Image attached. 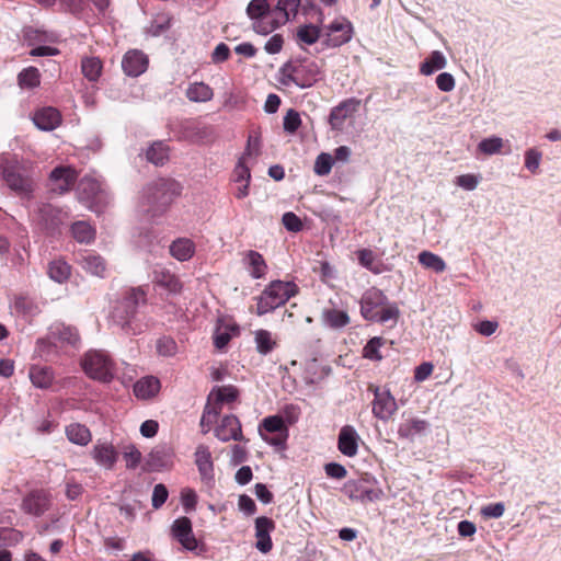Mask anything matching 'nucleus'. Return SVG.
<instances>
[{
	"label": "nucleus",
	"mask_w": 561,
	"mask_h": 561,
	"mask_svg": "<svg viewBox=\"0 0 561 561\" xmlns=\"http://www.w3.org/2000/svg\"><path fill=\"white\" fill-rule=\"evenodd\" d=\"M428 427V423L420 419H408L404 420L398 430V434L401 437H413L417 434L423 433Z\"/></svg>",
	"instance_id": "58836bf2"
},
{
	"label": "nucleus",
	"mask_w": 561,
	"mask_h": 561,
	"mask_svg": "<svg viewBox=\"0 0 561 561\" xmlns=\"http://www.w3.org/2000/svg\"><path fill=\"white\" fill-rule=\"evenodd\" d=\"M84 373L92 379L110 382L114 376V363L102 351H90L82 359Z\"/></svg>",
	"instance_id": "0eeeda50"
},
{
	"label": "nucleus",
	"mask_w": 561,
	"mask_h": 561,
	"mask_svg": "<svg viewBox=\"0 0 561 561\" xmlns=\"http://www.w3.org/2000/svg\"><path fill=\"white\" fill-rule=\"evenodd\" d=\"M259 433L266 443L282 449L288 437V427L283 416L271 415L263 419L259 426Z\"/></svg>",
	"instance_id": "9d476101"
},
{
	"label": "nucleus",
	"mask_w": 561,
	"mask_h": 561,
	"mask_svg": "<svg viewBox=\"0 0 561 561\" xmlns=\"http://www.w3.org/2000/svg\"><path fill=\"white\" fill-rule=\"evenodd\" d=\"M152 283L172 295L180 294L183 288L180 278L165 268L153 271Z\"/></svg>",
	"instance_id": "b1692460"
},
{
	"label": "nucleus",
	"mask_w": 561,
	"mask_h": 561,
	"mask_svg": "<svg viewBox=\"0 0 561 561\" xmlns=\"http://www.w3.org/2000/svg\"><path fill=\"white\" fill-rule=\"evenodd\" d=\"M170 253L179 261H187L195 253V244L191 239L180 238L170 245Z\"/></svg>",
	"instance_id": "72a5a7b5"
},
{
	"label": "nucleus",
	"mask_w": 561,
	"mask_h": 561,
	"mask_svg": "<svg viewBox=\"0 0 561 561\" xmlns=\"http://www.w3.org/2000/svg\"><path fill=\"white\" fill-rule=\"evenodd\" d=\"M333 160L329 153H321L314 162V172L318 175H327L332 169Z\"/></svg>",
	"instance_id": "6e6d98bb"
},
{
	"label": "nucleus",
	"mask_w": 561,
	"mask_h": 561,
	"mask_svg": "<svg viewBox=\"0 0 561 561\" xmlns=\"http://www.w3.org/2000/svg\"><path fill=\"white\" fill-rule=\"evenodd\" d=\"M239 333L240 330L236 323L219 322L214 333V345L218 350H224Z\"/></svg>",
	"instance_id": "7c9ffc66"
},
{
	"label": "nucleus",
	"mask_w": 561,
	"mask_h": 561,
	"mask_svg": "<svg viewBox=\"0 0 561 561\" xmlns=\"http://www.w3.org/2000/svg\"><path fill=\"white\" fill-rule=\"evenodd\" d=\"M66 435L71 443L85 446L91 442L90 430L80 423H72L66 427Z\"/></svg>",
	"instance_id": "c9c22d12"
},
{
	"label": "nucleus",
	"mask_w": 561,
	"mask_h": 561,
	"mask_svg": "<svg viewBox=\"0 0 561 561\" xmlns=\"http://www.w3.org/2000/svg\"><path fill=\"white\" fill-rule=\"evenodd\" d=\"M49 335L55 342L72 346H75L80 340L77 329L64 323H55L51 325Z\"/></svg>",
	"instance_id": "bb28decb"
},
{
	"label": "nucleus",
	"mask_w": 561,
	"mask_h": 561,
	"mask_svg": "<svg viewBox=\"0 0 561 561\" xmlns=\"http://www.w3.org/2000/svg\"><path fill=\"white\" fill-rule=\"evenodd\" d=\"M28 378L34 387L48 389L54 383L55 373L49 366L32 365L28 369Z\"/></svg>",
	"instance_id": "a878e982"
},
{
	"label": "nucleus",
	"mask_w": 561,
	"mask_h": 561,
	"mask_svg": "<svg viewBox=\"0 0 561 561\" xmlns=\"http://www.w3.org/2000/svg\"><path fill=\"white\" fill-rule=\"evenodd\" d=\"M360 106V100L356 98H350L341 103H339L336 106H334L329 115V123L334 129H340L346 118L351 117L354 113H356L359 110Z\"/></svg>",
	"instance_id": "2eb2a0df"
},
{
	"label": "nucleus",
	"mask_w": 561,
	"mask_h": 561,
	"mask_svg": "<svg viewBox=\"0 0 561 561\" xmlns=\"http://www.w3.org/2000/svg\"><path fill=\"white\" fill-rule=\"evenodd\" d=\"M446 66L445 56L438 51L434 50L431 55L421 64L420 72L424 76H430L435 71H438Z\"/></svg>",
	"instance_id": "4c0bfd02"
},
{
	"label": "nucleus",
	"mask_w": 561,
	"mask_h": 561,
	"mask_svg": "<svg viewBox=\"0 0 561 561\" xmlns=\"http://www.w3.org/2000/svg\"><path fill=\"white\" fill-rule=\"evenodd\" d=\"M323 45L340 47L352 39L353 25L346 18H337L324 26Z\"/></svg>",
	"instance_id": "9b49d317"
},
{
	"label": "nucleus",
	"mask_w": 561,
	"mask_h": 561,
	"mask_svg": "<svg viewBox=\"0 0 561 561\" xmlns=\"http://www.w3.org/2000/svg\"><path fill=\"white\" fill-rule=\"evenodd\" d=\"M161 388L160 380L153 376H147L134 385V393L139 399H151L153 398Z\"/></svg>",
	"instance_id": "c756f323"
},
{
	"label": "nucleus",
	"mask_w": 561,
	"mask_h": 561,
	"mask_svg": "<svg viewBox=\"0 0 561 561\" xmlns=\"http://www.w3.org/2000/svg\"><path fill=\"white\" fill-rule=\"evenodd\" d=\"M502 146H503L502 139L497 138V137H493V138L483 139L479 144V149L483 153L492 154V153L499 152L501 150Z\"/></svg>",
	"instance_id": "680f3d73"
},
{
	"label": "nucleus",
	"mask_w": 561,
	"mask_h": 561,
	"mask_svg": "<svg viewBox=\"0 0 561 561\" xmlns=\"http://www.w3.org/2000/svg\"><path fill=\"white\" fill-rule=\"evenodd\" d=\"M284 227L291 232H298L302 229L301 219L294 213L287 211L282 217Z\"/></svg>",
	"instance_id": "bf43d9fd"
},
{
	"label": "nucleus",
	"mask_w": 561,
	"mask_h": 561,
	"mask_svg": "<svg viewBox=\"0 0 561 561\" xmlns=\"http://www.w3.org/2000/svg\"><path fill=\"white\" fill-rule=\"evenodd\" d=\"M157 351L162 356L171 357L178 353V344L172 337L163 336L157 341Z\"/></svg>",
	"instance_id": "3c124183"
},
{
	"label": "nucleus",
	"mask_w": 561,
	"mask_h": 561,
	"mask_svg": "<svg viewBox=\"0 0 561 561\" xmlns=\"http://www.w3.org/2000/svg\"><path fill=\"white\" fill-rule=\"evenodd\" d=\"M387 302L386 295L377 288L367 290L360 299V313L366 320H373L380 307Z\"/></svg>",
	"instance_id": "dca6fc26"
},
{
	"label": "nucleus",
	"mask_w": 561,
	"mask_h": 561,
	"mask_svg": "<svg viewBox=\"0 0 561 561\" xmlns=\"http://www.w3.org/2000/svg\"><path fill=\"white\" fill-rule=\"evenodd\" d=\"M321 36V28L313 24H305L297 28L296 41L301 46L316 44Z\"/></svg>",
	"instance_id": "e433bc0d"
},
{
	"label": "nucleus",
	"mask_w": 561,
	"mask_h": 561,
	"mask_svg": "<svg viewBox=\"0 0 561 561\" xmlns=\"http://www.w3.org/2000/svg\"><path fill=\"white\" fill-rule=\"evenodd\" d=\"M541 152L531 148L525 152V167L531 172L536 173L539 169Z\"/></svg>",
	"instance_id": "4d7b16f0"
},
{
	"label": "nucleus",
	"mask_w": 561,
	"mask_h": 561,
	"mask_svg": "<svg viewBox=\"0 0 561 561\" xmlns=\"http://www.w3.org/2000/svg\"><path fill=\"white\" fill-rule=\"evenodd\" d=\"M181 503L185 512H192L197 504V494L194 490L185 488L181 491Z\"/></svg>",
	"instance_id": "13d9d810"
},
{
	"label": "nucleus",
	"mask_w": 561,
	"mask_h": 561,
	"mask_svg": "<svg viewBox=\"0 0 561 561\" xmlns=\"http://www.w3.org/2000/svg\"><path fill=\"white\" fill-rule=\"evenodd\" d=\"M386 340L380 336L370 339L363 348V357L369 360L380 362L383 356L380 353V347L386 344Z\"/></svg>",
	"instance_id": "a18cd8bd"
},
{
	"label": "nucleus",
	"mask_w": 561,
	"mask_h": 561,
	"mask_svg": "<svg viewBox=\"0 0 561 561\" xmlns=\"http://www.w3.org/2000/svg\"><path fill=\"white\" fill-rule=\"evenodd\" d=\"M18 81L21 88L33 89L38 87L41 83L38 69L35 67L23 69L18 76Z\"/></svg>",
	"instance_id": "de8ad7c7"
},
{
	"label": "nucleus",
	"mask_w": 561,
	"mask_h": 561,
	"mask_svg": "<svg viewBox=\"0 0 561 561\" xmlns=\"http://www.w3.org/2000/svg\"><path fill=\"white\" fill-rule=\"evenodd\" d=\"M280 82L306 89L312 87L322 77L321 66L311 59H294L280 68Z\"/></svg>",
	"instance_id": "20e7f679"
},
{
	"label": "nucleus",
	"mask_w": 561,
	"mask_h": 561,
	"mask_svg": "<svg viewBox=\"0 0 561 561\" xmlns=\"http://www.w3.org/2000/svg\"><path fill=\"white\" fill-rule=\"evenodd\" d=\"M222 403L217 398H211V392L208 394L207 403L204 408L201 419V427L203 433H208L213 425L218 422V417L222 411Z\"/></svg>",
	"instance_id": "393cba45"
},
{
	"label": "nucleus",
	"mask_w": 561,
	"mask_h": 561,
	"mask_svg": "<svg viewBox=\"0 0 561 561\" xmlns=\"http://www.w3.org/2000/svg\"><path fill=\"white\" fill-rule=\"evenodd\" d=\"M78 179L77 171L69 165L55 168L49 175L51 190L58 194H64L71 190Z\"/></svg>",
	"instance_id": "ddd939ff"
},
{
	"label": "nucleus",
	"mask_w": 561,
	"mask_h": 561,
	"mask_svg": "<svg viewBox=\"0 0 561 561\" xmlns=\"http://www.w3.org/2000/svg\"><path fill=\"white\" fill-rule=\"evenodd\" d=\"M232 178L236 183H250L251 173L245 164L244 157H241L233 169Z\"/></svg>",
	"instance_id": "603ef678"
},
{
	"label": "nucleus",
	"mask_w": 561,
	"mask_h": 561,
	"mask_svg": "<svg viewBox=\"0 0 561 561\" xmlns=\"http://www.w3.org/2000/svg\"><path fill=\"white\" fill-rule=\"evenodd\" d=\"M50 505L49 495L44 491H33L24 497L22 510L34 516L43 515Z\"/></svg>",
	"instance_id": "aec40b11"
},
{
	"label": "nucleus",
	"mask_w": 561,
	"mask_h": 561,
	"mask_svg": "<svg viewBox=\"0 0 561 561\" xmlns=\"http://www.w3.org/2000/svg\"><path fill=\"white\" fill-rule=\"evenodd\" d=\"M274 522L268 517H257L255 520V547L259 551L267 553L272 550L273 543L270 533L274 529Z\"/></svg>",
	"instance_id": "6ab92c4d"
},
{
	"label": "nucleus",
	"mask_w": 561,
	"mask_h": 561,
	"mask_svg": "<svg viewBox=\"0 0 561 561\" xmlns=\"http://www.w3.org/2000/svg\"><path fill=\"white\" fill-rule=\"evenodd\" d=\"M242 261L252 278L260 279L266 276L268 266L260 252L248 250L243 253Z\"/></svg>",
	"instance_id": "412c9836"
},
{
	"label": "nucleus",
	"mask_w": 561,
	"mask_h": 561,
	"mask_svg": "<svg viewBox=\"0 0 561 561\" xmlns=\"http://www.w3.org/2000/svg\"><path fill=\"white\" fill-rule=\"evenodd\" d=\"M196 465L203 480H211L214 477V465L210 458H197Z\"/></svg>",
	"instance_id": "e2e57ef3"
},
{
	"label": "nucleus",
	"mask_w": 561,
	"mask_h": 561,
	"mask_svg": "<svg viewBox=\"0 0 561 561\" xmlns=\"http://www.w3.org/2000/svg\"><path fill=\"white\" fill-rule=\"evenodd\" d=\"M322 321L332 329H342L351 322V319L345 310L328 308L322 312Z\"/></svg>",
	"instance_id": "473e14b6"
},
{
	"label": "nucleus",
	"mask_w": 561,
	"mask_h": 561,
	"mask_svg": "<svg viewBox=\"0 0 561 561\" xmlns=\"http://www.w3.org/2000/svg\"><path fill=\"white\" fill-rule=\"evenodd\" d=\"M436 84L440 91L450 92L455 88V79L449 72H443L436 77Z\"/></svg>",
	"instance_id": "0e129e2a"
},
{
	"label": "nucleus",
	"mask_w": 561,
	"mask_h": 561,
	"mask_svg": "<svg viewBox=\"0 0 561 561\" xmlns=\"http://www.w3.org/2000/svg\"><path fill=\"white\" fill-rule=\"evenodd\" d=\"M229 57H230V48L225 43L218 44L211 54V60L215 64L224 62V61L228 60Z\"/></svg>",
	"instance_id": "774afa93"
},
{
	"label": "nucleus",
	"mask_w": 561,
	"mask_h": 561,
	"mask_svg": "<svg viewBox=\"0 0 561 561\" xmlns=\"http://www.w3.org/2000/svg\"><path fill=\"white\" fill-rule=\"evenodd\" d=\"M419 262L425 268L432 270L436 273H443L446 270L445 261L439 255L430 251H422L419 254Z\"/></svg>",
	"instance_id": "79ce46f5"
},
{
	"label": "nucleus",
	"mask_w": 561,
	"mask_h": 561,
	"mask_svg": "<svg viewBox=\"0 0 561 561\" xmlns=\"http://www.w3.org/2000/svg\"><path fill=\"white\" fill-rule=\"evenodd\" d=\"M182 186L172 179H159L146 188V201L153 215L164 213L176 197L181 195Z\"/></svg>",
	"instance_id": "39448f33"
},
{
	"label": "nucleus",
	"mask_w": 561,
	"mask_h": 561,
	"mask_svg": "<svg viewBox=\"0 0 561 561\" xmlns=\"http://www.w3.org/2000/svg\"><path fill=\"white\" fill-rule=\"evenodd\" d=\"M367 390L374 394L371 411L375 417L381 421L390 420L398 410L396 398L388 387L369 383Z\"/></svg>",
	"instance_id": "1a4fd4ad"
},
{
	"label": "nucleus",
	"mask_w": 561,
	"mask_h": 561,
	"mask_svg": "<svg viewBox=\"0 0 561 561\" xmlns=\"http://www.w3.org/2000/svg\"><path fill=\"white\" fill-rule=\"evenodd\" d=\"M399 309L396 306H387V304L378 310L375 318L371 321L386 323L390 320H397L399 318Z\"/></svg>",
	"instance_id": "864d4df0"
},
{
	"label": "nucleus",
	"mask_w": 561,
	"mask_h": 561,
	"mask_svg": "<svg viewBox=\"0 0 561 561\" xmlns=\"http://www.w3.org/2000/svg\"><path fill=\"white\" fill-rule=\"evenodd\" d=\"M254 339L256 343V350L262 355L271 353L276 346V341L273 339L272 333L267 330H257L255 332Z\"/></svg>",
	"instance_id": "c03bdc74"
},
{
	"label": "nucleus",
	"mask_w": 561,
	"mask_h": 561,
	"mask_svg": "<svg viewBox=\"0 0 561 561\" xmlns=\"http://www.w3.org/2000/svg\"><path fill=\"white\" fill-rule=\"evenodd\" d=\"M78 199L85 204L93 211H100L107 204V193L102 181L92 176L84 175L77 185Z\"/></svg>",
	"instance_id": "423d86ee"
},
{
	"label": "nucleus",
	"mask_w": 561,
	"mask_h": 561,
	"mask_svg": "<svg viewBox=\"0 0 561 561\" xmlns=\"http://www.w3.org/2000/svg\"><path fill=\"white\" fill-rule=\"evenodd\" d=\"M215 435L224 442L234 439L240 440L242 439V431H241V423L239 419L233 415H225L219 424L215 428Z\"/></svg>",
	"instance_id": "a211bd4d"
},
{
	"label": "nucleus",
	"mask_w": 561,
	"mask_h": 561,
	"mask_svg": "<svg viewBox=\"0 0 561 561\" xmlns=\"http://www.w3.org/2000/svg\"><path fill=\"white\" fill-rule=\"evenodd\" d=\"M147 304V291L142 286L129 288L112 312L113 322L127 334H137L141 325L137 321V309Z\"/></svg>",
	"instance_id": "f257e3e1"
},
{
	"label": "nucleus",
	"mask_w": 561,
	"mask_h": 561,
	"mask_svg": "<svg viewBox=\"0 0 561 561\" xmlns=\"http://www.w3.org/2000/svg\"><path fill=\"white\" fill-rule=\"evenodd\" d=\"M299 287L294 282H285L280 279L270 282L261 294L254 297L256 301L255 313L264 316L275 309L286 305V302L297 296Z\"/></svg>",
	"instance_id": "7ed1b4c3"
},
{
	"label": "nucleus",
	"mask_w": 561,
	"mask_h": 561,
	"mask_svg": "<svg viewBox=\"0 0 561 561\" xmlns=\"http://www.w3.org/2000/svg\"><path fill=\"white\" fill-rule=\"evenodd\" d=\"M71 234L80 243H91L95 239V229L87 221H77L71 226Z\"/></svg>",
	"instance_id": "ea45409f"
},
{
	"label": "nucleus",
	"mask_w": 561,
	"mask_h": 561,
	"mask_svg": "<svg viewBox=\"0 0 561 561\" xmlns=\"http://www.w3.org/2000/svg\"><path fill=\"white\" fill-rule=\"evenodd\" d=\"M38 218L47 230H55L64 224L66 214L61 209L50 205L42 204L37 209Z\"/></svg>",
	"instance_id": "5701e85b"
},
{
	"label": "nucleus",
	"mask_w": 561,
	"mask_h": 561,
	"mask_svg": "<svg viewBox=\"0 0 561 561\" xmlns=\"http://www.w3.org/2000/svg\"><path fill=\"white\" fill-rule=\"evenodd\" d=\"M210 392L211 398H217L222 404L233 403L239 398V390L232 385L216 387Z\"/></svg>",
	"instance_id": "49530a36"
},
{
	"label": "nucleus",
	"mask_w": 561,
	"mask_h": 561,
	"mask_svg": "<svg viewBox=\"0 0 561 561\" xmlns=\"http://www.w3.org/2000/svg\"><path fill=\"white\" fill-rule=\"evenodd\" d=\"M173 537L183 546L184 549L195 551L198 547L192 529V523L187 517H180L172 524Z\"/></svg>",
	"instance_id": "4468645a"
},
{
	"label": "nucleus",
	"mask_w": 561,
	"mask_h": 561,
	"mask_svg": "<svg viewBox=\"0 0 561 561\" xmlns=\"http://www.w3.org/2000/svg\"><path fill=\"white\" fill-rule=\"evenodd\" d=\"M2 176L7 185L21 196H28L34 190V181L19 162L2 167Z\"/></svg>",
	"instance_id": "6e6552de"
},
{
	"label": "nucleus",
	"mask_w": 561,
	"mask_h": 561,
	"mask_svg": "<svg viewBox=\"0 0 561 561\" xmlns=\"http://www.w3.org/2000/svg\"><path fill=\"white\" fill-rule=\"evenodd\" d=\"M247 14L252 21V30L261 35H267L289 21V16L277 5L271 8L267 0H251Z\"/></svg>",
	"instance_id": "f03ea898"
},
{
	"label": "nucleus",
	"mask_w": 561,
	"mask_h": 561,
	"mask_svg": "<svg viewBox=\"0 0 561 561\" xmlns=\"http://www.w3.org/2000/svg\"><path fill=\"white\" fill-rule=\"evenodd\" d=\"M358 436L351 425H345L339 434L337 447L344 456H354L357 453Z\"/></svg>",
	"instance_id": "cd10ccee"
},
{
	"label": "nucleus",
	"mask_w": 561,
	"mask_h": 561,
	"mask_svg": "<svg viewBox=\"0 0 561 561\" xmlns=\"http://www.w3.org/2000/svg\"><path fill=\"white\" fill-rule=\"evenodd\" d=\"M185 96L191 101L195 103H205L214 98V90L210 88L207 83L201 81V82H193L190 83L186 91Z\"/></svg>",
	"instance_id": "2f4dec72"
},
{
	"label": "nucleus",
	"mask_w": 561,
	"mask_h": 561,
	"mask_svg": "<svg viewBox=\"0 0 561 561\" xmlns=\"http://www.w3.org/2000/svg\"><path fill=\"white\" fill-rule=\"evenodd\" d=\"M78 263L87 273L98 277L105 276L106 262L100 254L87 252L81 256Z\"/></svg>",
	"instance_id": "c85d7f7f"
},
{
	"label": "nucleus",
	"mask_w": 561,
	"mask_h": 561,
	"mask_svg": "<svg viewBox=\"0 0 561 561\" xmlns=\"http://www.w3.org/2000/svg\"><path fill=\"white\" fill-rule=\"evenodd\" d=\"M146 156L151 163L163 165L169 160V148L162 141H158L147 150Z\"/></svg>",
	"instance_id": "37998d69"
},
{
	"label": "nucleus",
	"mask_w": 561,
	"mask_h": 561,
	"mask_svg": "<svg viewBox=\"0 0 561 561\" xmlns=\"http://www.w3.org/2000/svg\"><path fill=\"white\" fill-rule=\"evenodd\" d=\"M356 256L358 263L370 271L374 274H379L381 270L379 268V264L377 263L376 255L370 249H360L356 251Z\"/></svg>",
	"instance_id": "09e8293b"
},
{
	"label": "nucleus",
	"mask_w": 561,
	"mask_h": 561,
	"mask_svg": "<svg viewBox=\"0 0 561 561\" xmlns=\"http://www.w3.org/2000/svg\"><path fill=\"white\" fill-rule=\"evenodd\" d=\"M368 480L347 481L343 488L342 492L348 496L351 501H377L382 496V491L380 489L369 488L367 485Z\"/></svg>",
	"instance_id": "f8f14e48"
},
{
	"label": "nucleus",
	"mask_w": 561,
	"mask_h": 561,
	"mask_svg": "<svg viewBox=\"0 0 561 561\" xmlns=\"http://www.w3.org/2000/svg\"><path fill=\"white\" fill-rule=\"evenodd\" d=\"M149 59L139 49L128 50L122 59L123 71L129 77H138L148 68Z\"/></svg>",
	"instance_id": "f3484780"
},
{
	"label": "nucleus",
	"mask_w": 561,
	"mask_h": 561,
	"mask_svg": "<svg viewBox=\"0 0 561 561\" xmlns=\"http://www.w3.org/2000/svg\"><path fill=\"white\" fill-rule=\"evenodd\" d=\"M102 61L98 57H85L81 60V71L90 81H96L102 72Z\"/></svg>",
	"instance_id": "a19ab883"
},
{
	"label": "nucleus",
	"mask_w": 561,
	"mask_h": 561,
	"mask_svg": "<svg viewBox=\"0 0 561 561\" xmlns=\"http://www.w3.org/2000/svg\"><path fill=\"white\" fill-rule=\"evenodd\" d=\"M479 179L474 174H462L456 178V184L460 187L472 191L478 186Z\"/></svg>",
	"instance_id": "338daca9"
},
{
	"label": "nucleus",
	"mask_w": 561,
	"mask_h": 561,
	"mask_svg": "<svg viewBox=\"0 0 561 561\" xmlns=\"http://www.w3.org/2000/svg\"><path fill=\"white\" fill-rule=\"evenodd\" d=\"M33 122L42 130H54L61 124V114L55 107H43L35 112Z\"/></svg>",
	"instance_id": "4be33fe9"
},
{
	"label": "nucleus",
	"mask_w": 561,
	"mask_h": 561,
	"mask_svg": "<svg viewBox=\"0 0 561 561\" xmlns=\"http://www.w3.org/2000/svg\"><path fill=\"white\" fill-rule=\"evenodd\" d=\"M168 496H169V492H168L165 485L161 484V483L156 484L153 488L152 497H151L153 508H156V510L160 508L168 500Z\"/></svg>",
	"instance_id": "052dcab7"
},
{
	"label": "nucleus",
	"mask_w": 561,
	"mask_h": 561,
	"mask_svg": "<svg viewBox=\"0 0 561 561\" xmlns=\"http://www.w3.org/2000/svg\"><path fill=\"white\" fill-rule=\"evenodd\" d=\"M22 533L13 528H0V546H13L22 540Z\"/></svg>",
	"instance_id": "5fc2aeb1"
},
{
	"label": "nucleus",
	"mask_w": 561,
	"mask_h": 561,
	"mask_svg": "<svg viewBox=\"0 0 561 561\" xmlns=\"http://www.w3.org/2000/svg\"><path fill=\"white\" fill-rule=\"evenodd\" d=\"M48 276L59 283H66L71 276V266L64 259L53 260L48 264Z\"/></svg>",
	"instance_id": "f704fd0d"
},
{
	"label": "nucleus",
	"mask_w": 561,
	"mask_h": 561,
	"mask_svg": "<svg viewBox=\"0 0 561 561\" xmlns=\"http://www.w3.org/2000/svg\"><path fill=\"white\" fill-rule=\"evenodd\" d=\"M300 125L301 118L299 113L294 108L288 110L286 112V115L284 116V130L288 134H295L300 127Z\"/></svg>",
	"instance_id": "8fccbe9b"
},
{
	"label": "nucleus",
	"mask_w": 561,
	"mask_h": 561,
	"mask_svg": "<svg viewBox=\"0 0 561 561\" xmlns=\"http://www.w3.org/2000/svg\"><path fill=\"white\" fill-rule=\"evenodd\" d=\"M434 365L431 362H424L414 369V380L416 382H423L433 373Z\"/></svg>",
	"instance_id": "69168bd1"
}]
</instances>
